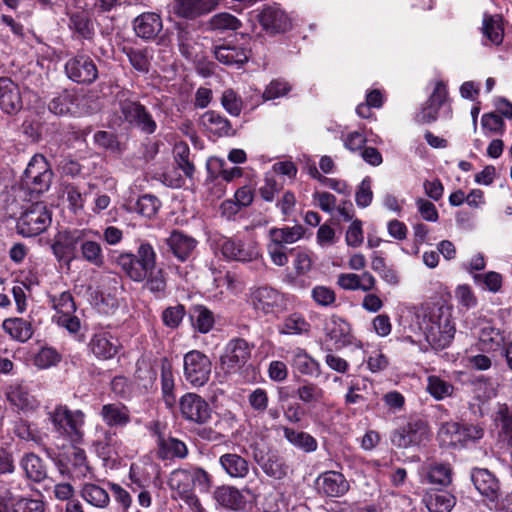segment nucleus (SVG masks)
Masks as SVG:
<instances>
[{"mask_svg": "<svg viewBox=\"0 0 512 512\" xmlns=\"http://www.w3.org/2000/svg\"><path fill=\"white\" fill-rule=\"evenodd\" d=\"M11 512H44V503L41 499L18 497Z\"/></svg>", "mask_w": 512, "mask_h": 512, "instance_id": "0e129e2a", "label": "nucleus"}, {"mask_svg": "<svg viewBox=\"0 0 512 512\" xmlns=\"http://www.w3.org/2000/svg\"><path fill=\"white\" fill-rule=\"evenodd\" d=\"M427 438V429L421 421H410L403 427L394 431L391 436L392 443L400 448L418 445Z\"/></svg>", "mask_w": 512, "mask_h": 512, "instance_id": "2eb2a0df", "label": "nucleus"}, {"mask_svg": "<svg viewBox=\"0 0 512 512\" xmlns=\"http://www.w3.org/2000/svg\"><path fill=\"white\" fill-rule=\"evenodd\" d=\"M423 503L429 512H451L456 498L448 491L430 489L424 494Z\"/></svg>", "mask_w": 512, "mask_h": 512, "instance_id": "4be33fe9", "label": "nucleus"}, {"mask_svg": "<svg viewBox=\"0 0 512 512\" xmlns=\"http://www.w3.org/2000/svg\"><path fill=\"white\" fill-rule=\"evenodd\" d=\"M421 476L430 484L447 486L452 481V470L448 464L428 463L422 467Z\"/></svg>", "mask_w": 512, "mask_h": 512, "instance_id": "cd10ccee", "label": "nucleus"}, {"mask_svg": "<svg viewBox=\"0 0 512 512\" xmlns=\"http://www.w3.org/2000/svg\"><path fill=\"white\" fill-rule=\"evenodd\" d=\"M165 243L168 246L169 252H171L178 261L185 262L189 260L194 253L198 241L194 237L175 229L165 239Z\"/></svg>", "mask_w": 512, "mask_h": 512, "instance_id": "f3484780", "label": "nucleus"}, {"mask_svg": "<svg viewBox=\"0 0 512 512\" xmlns=\"http://www.w3.org/2000/svg\"><path fill=\"white\" fill-rule=\"evenodd\" d=\"M5 395L10 405L23 413L33 412L40 405V401L33 393L31 386L24 382L9 384L5 389Z\"/></svg>", "mask_w": 512, "mask_h": 512, "instance_id": "9d476101", "label": "nucleus"}, {"mask_svg": "<svg viewBox=\"0 0 512 512\" xmlns=\"http://www.w3.org/2000/svg\"><path fill=\"white\" fill-rule=\"evenodd\" d=\"M211 373V361L206 354H185L184 374L192 385L203 386Z\"/></svg>", "mask_w": 512, "mask_h": 512, "instance_id": "f8f14e48", "label": "nucleus"}, {"mask_svg": "<svg viewBox=\"0 0 512 512\" xmlns=\"http://www.w3.org/2000/svg\"><path fill=\"white\" fill-rule=\"evenodd\" d=\"M90 346L92 352H118L121 348L118 338L107 333L95 335L90 342Z\"/></svg>", "mask_w": 512, "mask_h": 512, "instance_id": "09e8293b", "label": "nucleus"}, {"mask_svg": "<svg viewBox=\"0 0 512 512\" xmlns=\"http://www.w3.org/2000/svg\"><path fill=\"white\" fill-rule=\"evenodd\" d=\"M427 391L436 400H442L453 394L454 387L451 383L441 379L438 376H429L427 378Z\"/></svg>", "mask_w": 512, "mask_h": 512, "instance_id": "c03bdc74", "label": "nucleus"}, {"mask_svg": "<svg viewBox=\"0 0 512 512\" xmlns=\"http://www.w3.org/2000/svg\"><path fill=\"white\" fill-rule=\"evenodd\" d=\"M221 105L231 116L238 117L243 109V100L233 89H226L221 96Z\"/></svg>", "mask_w": 512, "mask_h": 512, "instance_id": "603ef678", "label": "nucleus"}, {"mask_svg": "<svg viewBox=\"0 0 512 512\" xmlns=\"http://www.w3.org/2000/svg\"><path fill=\"white\" fill-rule=\"evenodd\" d=\"M2 326L5 332L20 342L27 341L33 334L31 324L22 318L6 319Z\"/></svg>", "mask_w": 512, "mask_h": 512, "instance_id": "4c0bfd02", "label": "nucleus"}, {"mask_svg": "<svg viewBox=\"0 0 512 512\" xmlns=\"http://www.w3.org/2000/svg\"><path fill=\"white\" fill-rule=\"evenodd\" d=\"M28 365H33L38 369H47L56 365L60 361L59 354H27L25 359Z\"/></svg>", "mask_w": 512, "mask_h": 512, "instance_id": "bf43d9fd", "label": "nucleus"}, {"mask_svg": "<svg viewBox=\"0 0 512 512\" xmlns=\"http://www.w3.org/2000/svg\"><path fill=\"white\" fill-rule=\"evenodd\" d=\"M99 414L102 421L109 427H124L131 421L129 408L121 402L104 404Z\"/></svg>", "mask_w": 512, "mask_h": 512, "instance_id": "412c9836", "label": "nucleus"}, {"mask_svg": "<svg viewBox=\"0 0 512 512\" xmlns=\"http://www.w3.org/2000/svg\"><path fill=\"white\" fill-rule=\"evenodd\" d=\"M194 312L196 314L194 327L201 333L209 332L214 325L213 313L202 305L196 306Z\"/></svg>", "mask_w": 512, "mask_h": 512, "instance_id": "5fc2aeb1", "label": "nucleus"}, {"mask_svg": "<svg viewBox=\"0 0 512 512\" xmlns=\"http://www.w3.org/2000/svg\"><path fill=\"white\" fill-rule=\"evenodd\" d=\"M215 499L219 505L230 510H242L246 500L240 490L232 486H222L215 492Z\"/></svg>", "mask_w": 512, "mask_h": 512, "instance_id": "c85d7f7f", "label": "nucleus"}, {"mask_svg": "<svg viewBox=\"0 0 512 512\" xmlns=\"http://www.w3.org/2000/svg\"><path fill=\"white\" fill-rule=\"evenodd\" d=\"M219 463L232 478H245L249 473L248 461L238 454L226 453L220 456Z\"/></svg>", "mask_w": 512, "mask_h": 512, "instance_id": "c756f323", "label": "nucleus"}, {"mask_svg": "<svg viewBox=\"0 0 512 512\" xmlns=\"http://www.w3.org/2000/svg\"><path fill=\"white\" fill-rule=\"evenodd\" d=\"M484 429L478 424L446 422L438 431V439L443 446L462 448L480 440Z\"/></svg>", "mask_w": 512, "mask_h": 512, "instance_id": "39448f33", "label": "nucleus"}, {"mask_svg": "<svg viewBox=\"0 0 512 512\" xmlns=\"http://www.w3.org/2000/svg\"><path fill=\"white\" fill-rule=\"evenodd\" d=\"M423 325L426 340L435 350L447 348L455 335V325L452 321V308L433 303L426 305L423 314Z\"/></svg>", "mask_w": 512, "mask_h": 512, "instance_id": "f257e3e1", "label": "nucleus"}, {"mask_svg": "<svg viewBox=\"0 0 512 512\" xmlns=\"http://www.w3.org/2000/svg\"><path fill=\"white\" fill-rule=\"evenodd\" d=\"M21 468L24 470L27 478L40 482L46 478L47 471L42 459L34 453L26 454L21 462Z\"/></svg>", "mask_w": 512, "mask_h": 512, "instance_id": "e433bc0d", "label": "nucleus"}, {"mask_svg": "<svg viewBox=\"0 0 512 512\" xmlns=\"http://www.w3.org/2000/svg\"><path fill=\"white\" fill-rule=\"evenodd\" d=\"M262 28L269 33L285 32L291 27L287 14L279 6H264L257 14Z\"/></svg>", "mask_w": 512, "mask_h": 512, "instance_id": "dca6fc26", "label": "nucleus"}, {"mask_svg": "<svg viewBox=\"0 0 512 512\" xmlns=\"http://www.w3.org/2000/svg\"><path fill=\"white\" fill-rule=\"evenodd\" d=\"M254 459L263 472L271 478L280 480L285 478L289 473V466L286 464L285 460L276 454L265 457L255 453Z\"/></svg>", "mask_w": 512, "mask_h": 512, "instance_id": "a878e982", "label": "nucleus"}, {"mask_svg": "<svg viewBox=\"0 0 512 512\" xmlns=\"http://www.w3.org/2000/svg\"><path fill=\"white\" fill-rule=\"evenodd\" d=\"M312 299L320 306H330L336 301L334 290L326 286H316L311 291Z\"/></svg>", "mask_w": 512, "mask_h": 512, "instance_id": "e2e57ef3", "label": "nucleus"}, {"mask_svg": "<svg viewBox=\"0 0 512 512\" xmlns=\"http://www.w3.org/2000/svg\"><path fill=\"white\" fill-rule=\"evenodd\" d=\"M52 222L51 212L44 202L32 201L23 207L16 222V231L23 237H34L47 230Z\"/></svg>", "mask_w": 512, "mask_h": 512, "instance_id": "20e7f679", "label": "nucleus"}, {"mask_svg": "<svg viewBox=\"0 0 512 512\" xmlns=\"http://www.w3.org/2000/svg\"><path fill=\"white\" fill-rule=\"evenodd\" d=\"M54 173L43 155L36 154L29 161L18 185V196L32 202L47 192Z\"/></svg>", "mask_w": 512, "mask_h": 512, "instance_id": "f03ea898", "label": "nucleus"}, {"mask_svg": "<svg viewBox=\"0 0 512 512\" xmlns=\"http://www.w3.org/2000/svg\"><path fill=\"white\" fill-rule=\"evenodd\" d=\"M373 199V192L371 189V179L369 177L364 178L357 188L355 193V202L358 207H368Z\"/></svg>", "mask_w": 512, "mask_h": 512, "instance_id": "680f3d73", "label": "nucleus"}, {"mask_svg": "<svg viewBox=\"0 0 512 512\" xmlns=\"http://www.w3.org/2000/svg\"><path fill=\"white\" fill-rule=\"evenodd\" d=\"M282 431L285 439L297 449L310 453L318 447L316 439L307 432L297 431L289 427H282Z\"/></svg>", "mask_w": 512, "mask_h": 512, "instance_id": "7c9ffc66", "label": "nucleus"}, {"mask_svg": "<svg viewBox=\"0 0 512 512\" xmlns=\"http://www.w3.org/2000/svg\"><path fill=\"white\" fill-rule=\"evenodd\" d=\"M186 315V308L183 304H176L166 307L161 313V320L165 327L177 329Z\"/></svg>", "mask_w": 512, "mask_h": 512, "instance_id": "49530a36", "label": "nucleus"}, {"mask_svg": "<svg viewBox=\"0 0 512 512\" xmlns=\"http://www.w3.org/2000/svg\"><path fill=\"white\" fill-rule=\"evenodd\" d=\"M240 21L230 13H219L210 20V25L214 30H236L240 27Z\"/></svg>", "mask_w": 512, "mask_h": 512, "instance_id": "4d7b16f0", "label": "nucleus"}, {"mask_svg": "<svg viewBox=\"0 0 512 512\" xmlns=\"http://www.w3.org/2000/svg\"><path fill=\"white\" fill-rule=\"evenodd\" d=\"M134 30L143 39H153L162 30V20L156 13H143L134 20Z\"/></svg>", "mask_w": 512, "mask_h": 512, "instance_id": "bb28decb", "label": "nucleus"}, {"mask_svg": "<svg viewBox=\"0 0 512 512\" xmlns=\"http://www.w3.org/2000/svg\"><path fill=\"white\" fill-rule=\"evenodd\" d=\"M81 494L86 502L98 508H105L110 501L107 491L95 484H85Z\"/></svg>", "mask_w": 512, "mask_h": 512, "instance_id": "37998d69", "label": "nucleus"}, {"mask_svg": "<svg viewBox=\"0 0 512 512\" xmlns=\"http://www.w3.org/2000/svg\"><path fill=\"white\" fill-rule=\"evenodd\" d=\"M69 27L81 37L89 39L93 34V25L84 12H76L70 15Z\"/></svg>", "mask_w": 512, "mask_h": 512, "instance_id": "8fccbe9b", "label": "nucleus"}, {"mask_svg": "<svg viewBox=\"0 0 512 512\" xmlns=\"http://www.w3.org/2000/svg\"><path fill=\"white\" fill-rule=\"evenodd\" d=\"M489 510L496 512H512V494L502 496L501 492L488 502Z\"/></svg>", "mask_w": 512, "mask_h": 512, "instance_id": "774afa93", "label": "nucleus"}, {"mask_svg": "<svg viewBox=\"0 0 512 512\" xmlns=\"http://www.w3.org/2000/svg\"><path fill=\"white\" fill-rule=\"evenodd\" d=\"M142 283L143 287L157 299L164 298L167 294V274L158 266L147 273Z\"/></svg>", "mask_w": 512, "mask_h": 512, "instance_id": "2f4dec72", "label": "nucleus"}, {"mask_svg": "<svg viewBox=\"0 0 512 512\" xmlns=\"http://www.w3.org/2000/svg\"><path fill=\"white\" fill-rule=\"evenodd\" d=\"M130 64L140 73H148L150 68V57L146 49L128 48L124 50Z\"/></svg>", "mask_w": 512, "mask_h": 512, "instance_id": "3c124183", "label": "nucleus"}, {"mask_svg": "<svg viewBox=\"0 0 512 512\" xmlns=\"http://www.w3.org/2000/svg\"><path fill=\"white\" fill-rule=\"evenodd\" d=\"M318 490L326 496L340 497L349 490V483L343 474L336 471H326L316 480Z\"/></svg>", "mask_w": 512, "mask_h": 512, "instance_id": "aec40b11", "label": "nucleus"}, {"mask_svg": "<svg viewBox=\"0 0 512 512\" xmlns=\"http://www.w3.org/2000/svg\"><path fill=\"white\" fill-rule=\"evenodd\" d=\"M157 442L162 458H184L187 456L188 450L185 443L176 438H164L159 435Z\"/></svg>", "mask_w": 512, "mask_h": 512, "instance_id": "58836bf2", "label": "nucleus"}, {"mask_svg": "<svg viewBox=\"0 0 512 512\" xmlns=\"http://www.w3.org/2000/svg\"><path fill=\"white\" fill-rule=\"evenodd\" d=\"M49 419L54 430L61 436L71 441L81 439L85 423V414L81 410H70L65 405H57L49 412Z\"/></svg>", "mask_w": 512, "mask_h": 512, "instance_id": "423d86ee", "label": "nucleus"}, {"mask_svg": "<svg viewBox=\"0 0 512 512\" xmlns=\"http://www.w3.org/2000/svg\"><path fill=\"white\" fill-rule=\"evenodd\" d=\"M305 229L301 225L293 227L272 228L269 230L270 243L285 246L293 244L303 237Z\"/></svg>", "mask_w": 512, "mask_h": 512, "instance_id": "473e14b6", "label": "nucleus"}, {"mask_svg": "<svg viewBox=\"0 0 512 512\" xmlns=\"http://www.w3.org/2000/svg\"><path fill=\"white\" fill-rule=\"evenodd\" d=\"M495 422L500 428V434L512 445V411L507 405H500L496 412Z\"/></svg>", "mask_w": 512, "mask_h": 512, "instance_id": "de8ad7c7", "label": "nucleus"}, {"mask_svg": "<svg viewBox=\"0 0 512 512\" xmlns=\"http://www.w3.org/2000/svg\"><path fill=\"white\" fill-rule=\"evenodd\" d=\"M53 302L57 315L75 313L76 311V305L69 292L61 293L58 298L53 299Z\"/></svg>", "mask_w": 512, "mask_h": 512, "instance_id": "338daca9", "label": "nucleus"}, {"mask_svg": "<svg viewBox=\"0 0 512 512\" xmlns=\"http://www.w3.org/2000/svg\"><path fill=\"white\" fill-rule=\"evenodd\" d=\"M76 95L65 90L55 96L48 104L51 113L57 116L70 114L76 105Z\"/></svg>", "mask_w": 512, "mask_h": 512, "instance_id": "79ce46f5", "label": "nucleus"}, {"mask_svg": "<svg viewBox=\"0 0 512 512\" xmlns=\"http://www.w3.org/2000/svg\"><path fill=\"white\" fill-rule=\"evenodd\" d=\"M251 302L254 309L269 314L281 309L284 296L270 286H261L252 291Z\"/></svg>", "mask_w": 512, "mask_h": 512, "instance_id": "4468645a", "label": "nucleus"}, {"mask_svg": "<svg viewBox=\"0 0 512 512\" xmlns=\"http://www.w3.org/2000/svg\"><path fill=\"white\" fill-rule=\"evenodd\" d=\"M471 480L475 489L483 497L485 505L500 493L498 479L487 469L475 468L471 472Z\"/></svg>", "mask_w": 512, "mask_h": 512, "instance_id": "6ab92c4d", "label": "nucleus"}, {"mask_svg": "<svg viewBox=\"0 0 512 512\" xmlns=\"http://www.w3.org/2000/svg\"><path fill=\"white\" fill-rule=\"evenodd\" d=\"M291 89L292 86L287 81L275 79L267 85L262 97L265 101L273 100L287 95Z\"/></svg>", "mask_w": 512, "mask_h": 512, "instance_id": "6e6d98bb", "label": "nucleus"}, {"mask_svg": "<svg viewBox=\"0 0 512 512\" xmlns=\"http://www.w3.org/2000/svg\"><path fill=\"white\" fill-rule=\"evenodd\" d=\"M201 123L205 129L217 137H229L233 136L235 131L233 130L231 122L216 111H207L201 117Z\"/></svg>", "mask_w": 512, "mask_h": 512, "instance_id": "b1692460", "label": "nucleus"}, {"mask_svg": "<svg viewBox=\"0 0 512 512\" xmlns=\"http://www.w3.org/2000/svg\"><path fill=\"white\" fill-rule=\"evenodd\" d=\"M215 248L218 249L227 260L251 262L260 257L259 250L254 245L246 246L239 239L219 235L213 239Z\"/></svg>", "mask_w": 512, "mask_h": 512, "instance_id": "6e6552de", "label": "nucleus"}, {"mask_svg": "<svg viewBox=\"0 0 512 512\" xmlns=\"http://www.w3.org/2000/svg\"><path fill=\"white\" fill-rule=\"evenodd\" d=\"M501 342L499 332L486 323L480 330L476 347L480 352H498L501 349Z\"/></svg>", "mask_w": 512, "mask_h": 512, "instance_id": "c9c22d12", "label": "nucleus"}, {"mask_svg": "<svg viewBox=\"0 0 512 512\" xmlns=\"http://www.w3.org/2000/svg\"><path fill=\"white\" fill-rule=\"evenodd\" d=\"M94 143L99 147L116 152L120 151V143L114 133L108 131H97L94 136Z\"/></svg>", "mask_w": 512, "mask_h": 512, "instance_id": "052dcab7", "label": "nucleus"}, {"mask_svg": "<svg viewBox=\"0 0 512 512\" xmlns=\"http://www.w3.org/2000/svg\"><path fill=\"white\" fill-rule=\"evenodd\" d=\"M278 328L281 334L299 335L308 333L311 326L303 315L292 313L283 320Z\"/></svg>", "mask_w": 512, "mask_h": 512, "instance_id": "ea45409f", "label": "nucleus"}, {"mask_svg": "<svg viewBox=\"0 0 512 512\" xmlns=\"http://www.w3.org/2000/svg\"><path fill=\"white\" fill-rule=\"evenodd\" d=\"M65 72L69 79L79 84H91L98 77L96 64L87 55L69 59L65 64Z\"/></svg>", "mask_w": 512, "mask_h": 512, "instance_id": "9b49d317", "label": "nucleus"}, {"mask_svg": "<svg viewBox=\"0 0 512 512\" xmlns=\"http://www.w3.org/2000/svg\"><path fill=\"white\" fill-rule=\"evenodd\" d=\"M180 410L185 419L195 423H206L211 417L209 404L194 393H187L181 397Z\"/></svg>", "mask_w": 512, "mask_h": 512, "instance_id": "ddd939ff", "label": "nucleus"}, {"mask_svg": "<svg viewBox=\"0 0 512 512\" xmlns=\"http://www.w3.org/2000/svg\"><path fill=\"white\" fill-rule=\"evenodd\" d=\"M116 264L133 282H143L151 270L157 267V255L150 243H141L135 254L121 253Z\"/></svg>", "mask_w": 512, "mask_h": 512, "instance_id": "7ed1b4c3", "label": "nucleus"}, {"mask_svg": "<svg viewBox=\"0 0 512 512\" xmlns=\"http://www.w3.org/2000/svg\"><path fill=\"white\" fill-rule=\"evenodd\" d=\"M160 206L161 203L157 197L145 194L137 200L135 211L144 217L152 218L156 215Z\"/></svg>", "mask_w": 512, "mask_h": 512, "instance_id": "864d4df0", "label": "nucleus"}, {"mask_svg": "<svg viewBox=\"0 0 512 512\" xmlns=\"http://www.w3.org/2000/svg\"><path fill=\"white\" fill-rule=\"evenodd\" d=\"M297 395L305 403H318L324 399V391L315 384H307L298 388Z\"/></svg>", "mask_w": 512, "mask_h": 512, "instance_id": "13d9d810", "label": "nucleus"}, {"mask_svg": "<svg viewBox=\"0 0 512 512\" xmlns=\"http://www.w3.org/2000/svg\"><path fill=\"white\" fill-rule=\"evenodd\" d=\"M214 54L215 58L225 65L243 64L248 60L245 50L234 46H217Z\"/></svg>", "mask_w": 512, "mask_h": 512, "instance_id": "a19ab883", "label": "nucleus"}, {"mask_svg": "<svg viewBox=\"0 0 512 512\" xmlns=\"http://www.w3.org/2000/svg\"><path fill=\"white\" fill-rule=\"evenodd\" d=\"M345 240L348 246L359 247L363 243V229L362 222L359 219L352 221L349 226Z\"/></svg>", "mask_w": 512, "mask_h": 512, "instance_id": "69168bd1", "label": "nucleus"}, {"mask_svg": "<svg viewBox=\"0 0 512 512\" xmlns=\"http://www.w3.org/2000/svg\"><path fill=\"white\" fill-rule=\"evenodd\" d=\"M174 152H175L174 158H175L177 167L183 171V173L186 177L192 178L194 175V172H195V166L189 160V155H190L189 146L184 142H180L175 145Z\"/></svg>", "mask_w": 512, "mask_h": 512, "instance_id": "a18cd8bd", "label": "nucleus"}, {"mask_svg": "<svg viewBox=\"0 0 512 512\" xmlns=\"http://www.w3.org/2000/svg\"><path fill=\"white\" fill-rule=\"evenodd\" d=\"M482 33L492 44L499 45L503 41V19L500 15L484 14Z\"/></svg>", "mask_w": 512, "mask_h": 512, "instance_id": "72a5a7b5", "label": "nucleus"}, {"mask_svg": "<svg viewBox=\"0 0 512 512\" xmlns=\"http://www.w3.org/2000/svg\"><path fill=\"white\" fill-rule=\"evenodd\" d=\"M86 234L85 230L77 229L59 232L52 244V251L55 257L59 261L70 263L77 257L76 252Z\"/></svg>", "mask_w": 512, "mask_h": 512, "instance_id": "1a4fd4ad", "label": "nucleus"}, {"mask_svg": "<svg viewBox=\"0 0 512 512\" xmlns=\"http://www.w3.org/2000/svg\"><path fill=\"white\" fill-rule=\"evenodd\" d=\"M23 107L19 86L8 77H0V108L9 115L17 114Z\"/></svg>", "mask_w": 512, "mask_h": 512, "instance_id": "a211bd4d", "label": "nucleus"}, {"mask_svg": "<svg viewBox=\"0 0 512 512\" xmlns=\"http://www.w3.org/2000/svg\"><path fill=\"white\" fill-rule=\"evenodd\" d=\"M118 106L125 123L147 135L156 132V121L150 111L139 101L121 97L118 100Z\"/></svg>", "mask_w": 512, "mask_h": 512, "instance_id": "0eeeda50", "label": "nucleus"}, {"mask_svg": "<svg viewBox=\"0 0 512 512\" xmlns=\"http://www.w3.org/2000/svg\"><path fill=\"white\" fill-rule=\"evenodd\" d=\"M218 0H177L175 13L184 18H195L211 12Z\"/></svg>", "mask_w": 512, "mask_h": 512, "instance_id": "5701e85b", "label": "nucleus"}, {"mask_svg": "<svg viewBox=\"0 0 512 512\" xmlns=\"http://www.w3.org/2000/svg\"><path fill=\"white\" fill-rule=\"evenodd\" d=\"M168 485L174 499H185L193 493L192 478L189 469L174 470L168 479Z\"/></svg>", "mask_w": 512, "mask_h": 512, "instance_id": "393cba45", "label": "nucleus"}, {"mask_svg": "<svg viewBox=\"0 0 512 512\" xmlns=\"http://www.w3.org/2000/svg\"><path fill=\"white\" fill-rule=\"evenodd\" d=\"M80 258L89 264L101 268L105 263L104 253L101 244L97 241L89 240L86 236L80 243Z\"/></svg>", "mask_w": 512, "mask_h": 512, "instance_id": "f704fd0d", "label": "nucleus"}]
</instances>
